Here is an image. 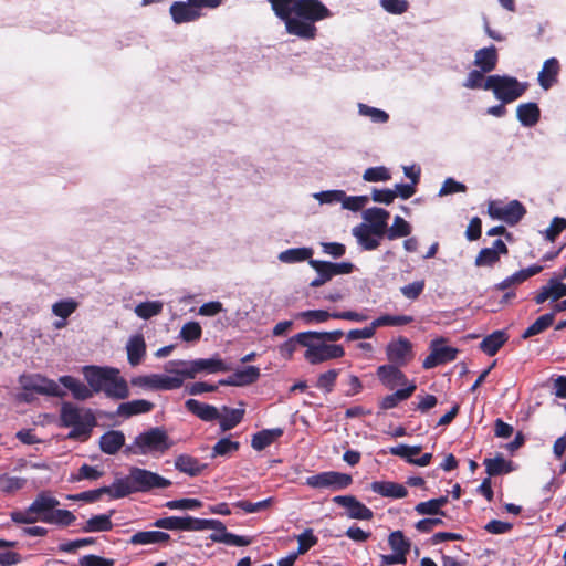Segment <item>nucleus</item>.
<instances>
[{
	"label": "nucleus",
	"instance_id": "obj_11",
	"mask_svg": "<svg viewBox=\"0 0 566 566\" xmlns=\"http://www.w3.org/2000/svg\"><path fill=\"white\" fill-rule=\"evenodd\" d=\"M353 483L352 475L347 473L326 471L306 478L305 484L314 489L332 488L343 490Z\"/></svg>",
	"mask_w": 566,
	"mask_h": 566
},
{
	"label": "nucleus",
	"instance_id": "obj_60",
	"mask_svg": "<svg viewBox=\"0 0 566 566\" xmlns=\"http://www.w3.org/2000/svg\"><path fill=\"white\" fill-rule=\"evenodd\" d=\"M390 178L389 170L384 166L367 168L363 175V179L368 182L387 181Z\"/></svg>",
	"mask_w": 566,
	"mask_h": 566
},
{
	"label": "nucleus",
	"instance_id": "obj_36",
	"mask_svg": "<svg viewBox=\"0 0 566 566\" xmlns=\"http://www.w3.org/2000/svg\"><path fill=\"white\" fill-rule=\"evenodd\" d=\"M127 359L132 366H137L142 363L146 355V343L142 334L132 336L126 346Z\"/></svg>",
	"mask_w": 566,
	"mask_h": 566
},
{
	"label": "nucleus",
	"instance_id": "obj_9",
	"mask_svg": "<svg viewBox=\"0 0 566 566\" xmlns=\"http://www.w3.org/2000/svg\"><path fill=\"white\" fill-rule=\"evenodd\" d=\"M129 474L135 493L166 489L171 485L170 480L146 469L134 467L129 470Z\"/></svg>",
	"mask_w": 566,
	"mask_h": 566
},
{
	"label": "nucleus",
	"instance_id": "obj_44",
	"mask_svg": "<svg viewBox=\"0 0 566 566\" xmlns=\"http://www.w3.org/2000/svg\"><path fill=\"white\" fill-rule=\"evenodd\" d=\"M103 488L107 490L105 494L109 495L112 499H123L135 493L130 481V474L123 479H116L111 486Z\"/></svg>",
	"mask_w": 566,
	"mask_h": 566
},
{
	"label": "nucleus",
	"instance_id": "obj_48",
	"mask_svg": "<svg viewBox=\"0 0 566 566\" xmlns=\"http://www.w3.org/2000/svg\"><path fill=\"white\" fill-rule=\"evenodd\" d=\"M163 303L159 301L142 302L135 307V313L143 319H149L163 312Z\"/></svg>",
	"mask_w": 566,
	"mask_h": 566
},
{
	"label": "nucleus",
	"instance_id": "obj_39",
	"mask_svg": "<svg viewBox=\"0 0 566 566\" xmlns=\"http://www.w3.org/2000/svg\"><path fill=\"white\" fill-rule=\"evenodd\" d=\"M114 514V510H111L108 514L94 515L88 518L85 525L82 527L83 532H108L113 530V522L111 520Z\"/></svg>",
	"mask_w": 566,
	"mask_h": 566
},
{
	"label": "nucleus",
	"instance_id": "obj_4",
	"mask_svg": "<svg viewBox=\"0 0 566 566\" xmlns=\"http://www.w3.org/2000/svg\"><path fill=\"white\" fill-rule=\"evenodd\" d=\"M174 446L166 430L160 427L150 428L139 433L129 448L135 454L165 453Z\"/></svg>",
	"mask_w": 566,
	"mask_h": 566
},
{
	"label": "nucleus",
	"instance_id": "obj_25",
	"mask_svg": "<svg viewBox=\"0 0 566 566\" xmlns=\"http://www.w3.org/2000/svg\"><path fill=\"white\" fill-rule=\"evenodd\" d=\"M186 409L202 421L211 422L220 418L219 410L212 406L201 402L197 399H188L185 402Z\"/></svg>",
	"mask_w": 566,
	"mask_h": 566
},
{
	"label": "nucleus",
	"instance_id": "obj_34",
	"mask_svg": "<svg viewBox=\"0 0 566 566\" xmlns=\"http://www.w3.org/2000/svg\"><path fill=\"white\" fill-rule=\"evenodd\" d=\"M284 433L282 428L263 429L252 436L251 446L256 451H262Z\"/></svg>",
	"mask_w": 566,
	"mask_h": 566
},
{
	"label": "nucleus",
	"instance_id": "obj_12",
	"mask_svg": "<svg viewBox=\"0 0 566 566\" xmlns=\"http://www.w3.org/2000/svg\"><path fill=\"white\" fill-rule=\"evenodd\" d=\"M386 356L389 364L407 366L413 358V345L403 336L390 340L386 346Z\"/></svg>",
	"mask_w": 566,
	"mask_h": 566
},
{
	"label": "nucleus",
	"instance_id": "obj_50",
	"mask_svg": "<svg viewBox=\"0 0 566 566\" xmlns=\"http://www.w3.org/2000/svg\"><path fill=\"white\" fill-rule=\"evenodd\" d=\"M413 322V317L409 315H381L373 321L374 327L381 326H402Z\"/></svg>",
	"mask_w": 566,
	"mask_h": 566
},
{
	"label": "nucleus",
	"instance_id": "obj_13",
	"mask_svg": "<svg viewBox=\"0 0 566 566\" xmlns=\"http://www.w3.org/2000/svg\"><path fill=\"white\" fill-rule=\"evenodd\" d=\"M444 342L443 338H438L430 343V354L422 363L424 369H432L439 365L448 364L457 359L458 349L446 346Z\"/></svg>",
	"mask_w": 566,
	"mask_h": 566
},
{
	"label": "nucleus",
	"instance_id": "obj_16",
	"mask_svg": "<svg viewBox=\"0 0 566 566\" xmlns=\"http://www.w3.org/2000/svg\"><path fill=\"white\" fill-rule=\"evenodd\" d=\"M333 502L347 510V516L353 520L369 521L374 517L373 511L354 495H337Z\"/></svg>",
	"mask_w": 566,
	"mask_h": 566
},
{
	"label": "nucleus",
	"instance_id": "obj_32",
	"mask_svg": "<svg viewBox=\"0 0 566 566\" xmlns=\"http://www.w3.org/2000/svg\"><path fill=\"white\" fill-rule=\"evenodd\" d=\"M125 443V436L122 431L111 430L99 438V448L106 454H115Z\"/></svg>",
	"mask_w": 566,
	"mask_h": 566
},
{
	"label": "nucleus",
	"instance_id": "obj_49",
	"mask_svg": "<svg viewBox=\"0 0 566 566\" xmlns=\"http://www.w3.org/2000/svg\"><path fill=\"white\" fill-rule=\"evenodd\" d=\"M411 233V226L400 216H396L392 226L387 230L386 237L389 240L408 237Z\"/></svg>",
	"mask_w": 566,
	"mask_h": 566
},
{
	"label": "nucleus",
	"instance_id": "obj_47",
	"mask_svg": "<svg viewBox=\"0 0 566 566\" xmlns=\"http://www.w3.org/2000/svg\"><path fill=\"white\" fill-rule=\"evenodd\" d=\"M554 312L546 313L539 316L533 324H531L522 334L523 339H527L538 335L551 327L554 323Z\"/></svg>",
	"mask_w": 566,
	"mask_h": 566
},
{
	"label": "nucleus",
	"instance_id": "obj_41",
	"mask_svg": "<svg viewBox=\"0 0 566 566\" xmlns=\"http://www.w3.org/2000/svg\"><path fill=\"white\" fill-rule=\"evenodd\" d=\"M353 234L356 237L359 245L367 251L376 250L380 245V238L374 232L368 231L367 224L361 223L354 228Z\"/></svg>",
	"mask_w": 566,
	"mask_h": 566
},
{
	"label": "nucleus",
	"instance_id": "obj_59",
	"mask_svg": "<svg viewBox=\"0 0 566 566\" xmlns=\"http://www.w3.org/2000/svg\"><path fill=\"white\" fill-rule=\"evenodd\" d=\"M542 271H543L542 265L533 264L526 269H522V270L513 273L512 275L507 276V279H509L510 283L514 286V285L522 284L523 282H525L530 277L541 273Z\"/></svg>",
	"mask_w": 566,
	"mask_h": 566
},
{
	"label": "nucleus",
	"instance_id": "obj_27",
	"mask_svg": "<svg viewBox=\"0 0 566 566\" xmlns=\"http://www.w3.org/2000/svg\"><path fill=\"white\" fill-rule=\"evenodd\" d=\"M497 61L499 55L494 45L480 49L474 55V65L485 73H490L495 70Z\"/></svg>",
	"mask_w": 566,
	"mask_h": 566
},
{
	"label": "nucleus",
	"instance_id": "obj_52",
	"mask_svg": "<svg viewBox=\"0 0 566 566\" xmlns=\"http://www.w3.org/2000/svg\"><path fill=\"white\" fill-rule=\"evenodd\" d=\"M295 318L302 319L306 324L324 323L333 318V313L325 310H308L297 313Z\"/></svg>",
	"mask_w": 566,
	"mask_h": 566
},
{
	"label": "nucleus",
	"instance_id": "obj_56",
	"mask_svg": "<svg viewBox=\"0 0 566 566\" xmlns=\"http://www.w3.org/2000/svg\"><path fill=\"white\" fill-rule=\"evenodd\" d=\"M298 547L295 554L304 555L318 542V537L314 535L312 528H306L303 533L296 536Z\"/></svg>",
	"mask_w": 566,
	"mask_h": 566
},
{
	"label": "nucleus",
	"instance_id": "obj_21",
	"mask_svg": "<svg viewBox=\"0 0 566 566\" xmlns=\"http://www.w3.org/2000/svg\"><path fill=\"white\" fill-rule=\"evenodd\" d=\"M260 377V369L255 366H247L243 369H239L230 375L226 379L218 381L219 386H237L243 387L254 384Z\"/></svg>",
	"mask_w": 566,
	"mask_h": 566
},
{
	"label": "nucleus",
	"instance_id": "obj_15",
	"mask_svg": "<svg viewBox=\"0 0 566 566\" xmlns=\"http://www.w3.org/2000/svg\"><path fill=\"white\" fill-rule=\"evenodd\" d=\"M21 382L23 389L27 391H34L40 395H48L52 397H62L64 395L54 380L48 379L41 375L24 377Z\"/></svg>",
	"mask_w": 566,
	"mask_h": 566
},
{
	"label": "nucleus",
	"instance_id": "obj_43",
	"mask_svg": "<svg viewBox=\"0 0 566 566\" xmlns=\"http://www.w3.org/2000/svg\"><path fill=\"white\" fill-rule=\"evenodd\" d=\"M483 464L489 476H496L513 471L512 462L506 461L502 455L485 458Z\"/></svg>",
	"mask_w": 566,
	"mask_h": 566
},
{
	"label": "nucleus",
	"instance_id": "obj_3",
	"mask_svg": "<svg viewBox=\"0 0 566 566\" xmlns=\"http://www.w3.org/2000/svg\"><path fill=\"white\" fill-rule=\"evenodd\" d=\"M214 530L216 533L209 535L214 543H223L232 546H248L252 543L249 536L237 535L227 531L223 522L220 520H205L187 515L186 531Z\"/></svg>",
	"mask_w": 566,
	"mask_h": 566
},
{
	"label": "nucleus",
	"instance_id": "obj_10",
	"mask_svg": "<svg viewBox=\"0 0 566 566\" xmlns=\"http://www.w3.org/2000/svg\"><path fill=\"white\" fill-rule=\"evenodd\" d=\"M168 368L170 374L179 375L188 379H193L197 374L202 371L213 374L219 371H228L230 369L222 359L216 357L191 360L189 361V366L184 369H171L169 366Z\"/></svg>",
	"mask_w": 566,
	"mask_h": 566
},
{
	"label": "nucleus",
	"instance_id": "obj_30",
	"mask_svg": "<svg viewBox=\"0 0 566 566\" xmlns=\"http://www.w3.org/2000/svg\"><path fill=\"white\" fill-rule=\"evenodd\" d=\"M516 117L523 126L533 127L539 122L541 109L536 103H523L516 108Z\"/></svg>",
	"mask_w": 566,
	"mask_h": 566
},
{
	"label": "nucleus",
	"instance_id": "obj_51",
	"mask_svg": "<svg viewBox=\"0 0 566 566\" xmlns=\"http://www.w3.org/2000/svg\"><path fill=\"white\" fill-rule=\"evenodd\" d=\"M239 449V441H232L229 438H222L212 447L211 457H228L237 452Z\"/></svg>",
	"mask_w": 566,
	"mask_h": 566
},
{
	"label": "nucleus",
	"instance_id": "obj_20",
	"mask_svg": "<svg viewBox=\"0 0 566 566\" xmlns=\"http://www.w3.org/2000/svg\"><path fill=\"white\" fill-rule=\"evenodd\" d=\"M108 378L111 380H106V385H104L102 392H104L107 398L112 399L123 400L128 398V384L126 379L120 376L117 368H114V374H109Z\"/></svg>",
	"mask_w": 566,
	"mask_h": 566
},
{
	"label": "nucleus",
	"instance_id": "obj_54",
	"mask_svg": "<svg viewBox=\"0 0 566 566\" xmlns=\"http://www.w3.org/2000/svg\"><path fill=\"white\" fill-rule=\"evenodd\" d=\"M187 516H168L158 518L154 522V526L169 531H186Z\"/></svg>",
	"mask_w": 566,
	"mask_h": 566
},
{
	"label": "nucleus",
	"instance_id": "obj_19",
	"mask_svg": "<svg viewBox=\"0 0 566 566\" xmlns=\"http://www.w3.org/2000/svg\"><path fill=\"white\" fill-rule=\"evenodd\" d=\"M389 217V212L382 208L374 207L364 211V219L369 222L368 231L378 238L386 235Z\"/></svg>",
	"mask_w": 566,
	"mask_h": 566
},
{
	"label": "nucleus",
	"instance_id": "obj_55",
	"mask_svg": "<svg viewBox=\"0 0 566 566\" xmlns=\"http://www.w3.org/2000/svg\"><path fill=\"white\" fill-rule=\"evenodd\" d=\"M338 375V369H329L321 374L317 378L316 387L326 394H331L334 390Z\"/></svg>",
	"mask_w": 566,
	"mask_h": 566
},
{
	"label": "nucleus",
	"instance_id": "obj_28",
	"mask_svg": "<svg viewBox=\"0 0 566 566\" xmlns=\"http://www.w3.org/2000/svg\"><path fill=\"white\" fill-rule=\"evenodd\" d=\"M59 381L72 392V396L76 400H87L92 398L94 395L88 384L85 385L84 382L80 381L77 378L73 376H61L59 378Z\"/></svg>",
	"mask_w": 566,
	"mask_h": 566
},
{
	"label": "nucleus",
	"instance_id": "obj_26",
	"mask_svg": "<svg viewBox=\"0 0 566 566\" xmlns=\"http://www.w3.org/2000/svg\"><path fill=\"white\" fill-rule=\"evenodd\" d=\"M370 490L385 497L402 499L408 495V490L402 484L391 481H374Z\"/></svg>",
	"mask_w": 566,
	"mask_h": 566
},
{
	"label": "nucleus",
	"instance_id": "obj_57",
	"mask_svg": "<svg viewBox=\"0 0 566 566\" xmlns=\"http://www.w3.org/2000/svg\"><path fill=\"white\" fill-rule=\"evenodd\" d=\"M77 306L78 304L76 301L67 298L54 303L52 306V312L55 316L61 317L62 319H66L76 311Z\"/></svg>",
	"mask_w": 566,
	"mask_h": 566
},
{
	"label": "nucleus",
	"instance_id": "obj_24",
	"mask_svg": "<svg viewBox=\"0 0 566 566\" xmlns=\"http://www.w3.org/2000/svg\"><path fill=\"white\" fill-rule=\"evenodd\" d=\"M417 385L415 381H411V384H408L407 387L397 389L395 392L385 396L382 399L379 400L378 407L379 412L387 411L389 409L396 408L400 402L409 399L416 391Z\"/></svg>",
	"mask_w": 566,
	"mask_h": 566
},
{
	"label": "nucleus",
	"instance_id": "obj_62",
	"mask_svg": "<svg viewBox=\"0 0 566 566\" xmlns=\"http://www.w3.org/2000/svg\"><path fill=\"white\" fill-rule=\"evenodd\" d=\"M202 335V328L198 322H188L180 329V338L185 342H197Z\"/></svg>",
	"mask_w": 566,
	"mask_h": 566
},
{
	"label": "nucleus",
	"instance_id": "obj_2",
	"mask_svg": "<svg viewBox=\"0 0 566 566\" xmlns=\"http://www.w3.org/2000/svg\"><path fill=\"white\" fill-rule=\"evenodd\" d=\"M61 426L71 428L67 434L69 439L86 440L96 426V417L92 409L80 408L72 402H63L60 410Z\"/></svg>",
	"mask_w": 566,
	"mask_h": 566
},
{
	"label": "nucleus",
	"instance_id": "obj_35",
	"mask_svg": "<svg viewBox=\"0 0 566 566\" xmlns=\"http://www.w3.org/2000/svg\"><path fill=\"white\" fill-rule=\"evenodd\" d=\"M298 0H268L271 4V9L273 10L276 18L285 24V31L289 33V21L293 20L295 14V3Z\"/></svg>",
	"mask_w": 566,
	"mask_h": 566
},
{
	"label": "nucleus",
	"instance_id": "obj_7",
	"mask_svg": "<svg viewBox=\"0 0 566 566\" xmlns=\"http://www.w3.org/2000/svg\"><path fill=\"white\" fill-rule=\"evenodd\" d=\"M327 338H311L308 340L307 349L304 353V358L311 365H318L332 359H338L345 356V350L342 345L327 344L334 343Z\"/></svg>",
	"mask_w": 566,
	"mask_h": 566
},
{
	"label": "nucleus",
	"instance_id": "obj_40",
	"mask_svg": "<svg viewBox=\"0 0 566 566\" xmlns=\"http://www.w3.org/2000/svg\"><path fill=\"white\" fill-rule=\"evenodd\" d=\"M525 214V207L518 200H512L504 206L500 220L504 221L509 226H515Z\"/></svg>",
	"mask_w": 566,
	"mask_h": 566
},
{
	"label": "nucleus",
	"instance_id": "obj_33",
	"mask_svg": "<svg viewBox=\"0 0 566 566\" xmlns=\"http://www.w3.org/2000/svg\"><path fill=\"white\" fill-rule=\"evenodd\" d=\"M206 463H201L197 458L189 454H180L175 460V468L190 476H197L207 468Z\"/></svg>",
	"mask_w": 566,
	"mask_h": 566
},
{
	"label": "nucleus",
	"instance_id": "obj_14",
	"mask_svg": "<svg viewBox=\"0 0 566 566\" xmlns=\"http://www.w3.org/2000/svg\"><path fill=\"white\" fill-rule=\"evenodd\" d=\"M402 366L394 364H385L376 369L378 380L389 390H394L397 386L407 387L412 380H409L401 370Z\"/></svg>",
	"mask_w": 566,
	"mask_h": 566
},
{
	"label": "nucleus",
	"instance_id": "obj_61",
	"mask_svg": "<svg viewBox=\"0 0 566 566\" xmlns=\"http://www.w3.org/2000/svg\"><path fill=\"white\" fill-rule=\"evenodd\" d=\"M308 264L317 272L318 276L316 279H314L311 283H310V286L312 287H319L322 285H324L326 282H328L332 277L331 275H325L324 273H326L327 268H326V263L325 261H319V260H310Z\"/></svg>",
	"mask_w": 566,
	"mask_h": 566
},
{
	"label": "nucleus",
	"instance_id": "obj_17",
	"mask_svg": "<svg viewBox=\"0 0 566 566\" xmlns=\"http://www.w3.org/2000/svg\"><path fill=\"white\" fill-rule=\"evenodd\" d=\"M502 254H509V248L503 240L496 239L491 248H483L480 250L475 256L474 265L478 268H492L500 261Z\"/></svg>",
	"mask_w": 566,
	"mask_h": 566
},
{
	"label": "nucleus",
	"instance_id": "obj_58",
	"mask_svg": "<svg viewBox=\"0 0 566 566\" xmlns=\"http://www.w3.org/2000/svg\"><path fill=\"white\" fill-rule=\"evenodd\" d=\"M358 113L361 116L369 117L374 123L384 124L389 119V115L385 111L368 106L364 103L358 104Z\"/></svg>",
	"mask_w": 566,
	"mask_h": 566
},
{
	"label": "nucleus",
	"instance_id": "obj_29",
	"mask_svg": "<svg viewBox=\"0 0 566 566\" xmlns=\"http://www.w3.org/2000/svg\"><path fill=\"white\" fill-rule=\"evenodd\" d=\"M155 408V405L145 399H137L123 402L118 406L116 413L124 418H130L136 415L148 413Z\"/></svg>",
	"mask_w": 566,
	"mask_h": 566
},
{
	"label": "nucleus",
	"instance_id": "obj_22",
	"mask_svg": "<svg viewBox=\"0 0 566 566\" xmlns=\"http://www.w3.org/2000/svg\"><path fill=\"white\" fill-rule=\"evenodd\" d=\"M169 13L176 24L192 22L201 17V12H197L188 0L175 1L169 8Z\"/></svg>",
	"mask_w": 566,
	"mask_h": 566
},
{
	"label": "nucleus",
	"instance_id": "obj_37",
	"mask_svg": "<svg viewBox=\"0 0 566 566\" xmlns=\"http://www.w3.org/2000/svg\"><path fill=\"white\" fill-rule=\"evenodd\" d=\"M75 520L76 517L71 511L56 507L46 511V514L44 516H41V522L48 524H55L62 527H67L72 525L75 522Z\"/></svg>",
	"mask_w": 566,
	"mask_h": 566
},
{
	"label": "nucleus",
	"instance_id": "obj_31",
	"mask_svg": "<svg viewBox=\"0 0 566 566\" xmlns=\"http://www.w3.org/2000/svg\"><path fill=\"white\" fill-rule=\"evenodd\" d=\"M507 340L509 335L505 331H494L482 339L480 349L488 356H494Z\"/></svg>",
	"mask_w": 566,
	"mask_h": 566
},
{
	"label": "nucleus",
	"instance_id": "obj_6",
	"mask_svg": "<svg viewBox=\"0 0 566 566\" xmlns=\"http://www.w3.org/2000/svg\"><path fill=\"white\" fill-rule=\"evenodd\" d=\"M60 505L56 497L50 495L48 492H40L34 501L29 505L25 511H12L10 513L11 521L17 524H33L41 521V516L46 514V511L55 509Z\"/></svg>",
	"mask_w": 566,
	"mask_h": 566
},
{
	"label": "nucleus",
	"instance_id": "obj_8",
	"mask_svg": "<svg viewBox=\"0 0 566 566\" xmlns=\"http://www.w3.org/2000/svg\"><path fill=\"white\" fill-rule=\"evenodd\" d=\"M343 336L344 332L342 329H335L331 332H301L285 340L279 347V352L283 358L291 359L293 357L294 352L296 350L297 345L303 346L307 349L308 340H311V338H327L331 340H339Z\"/></svg>",
	"mask_w": 566,
	"mask_h": 566
},
{
	"label": "nucleus",
	"instance_id": "obj_1",
	"mask_svg": "<svg viewBox=\"0 0 566 566\" xmlns=\"http://www.w3.org/2000/svg\"><path fill=\"white\" fill-rule=\"evenodd\" d=\"M294 9L293 20L289 21V34L306 41L317 36L316 22L333 15L321 0H298Z\"/></svg>",
	"mask_w": 566,
	"mask_h": 566
},
{
	"label": "nucleus",
	"instance_id": "obj_42",
	"mask_svg": "<svg viewBox=\"0 0 566 566\" xmlns=\"http://www.w3.org/2000/svg\"><path fill=\"white\" fill-rule=\"evenodd\" d=\"M388 545L391 548L392 553L402 556V558H407V555L411 548V542L407 538L402 531H394L388 536Z\"/></svg>",
	"mask_w": 566,
	"mask_h": 566
},
{
	"label": "nucleus",
	"instance_id": "obj_64",
	"mask_svg": "<svg viewBox=\"0 0 566 566\" xmlns=\"http://www.w3.org/2000/svg\"><path fill=\"white\" fill-rule=\"evenodd\" d=\"M80 566H114L115 560L98 555L90 554L82 556L78 560Z\"/></svg>",
	"mask_w": 566,
	"mask_h": 566
},
{
	"label": "nucleus",
	"instance_id": "obj_38",
	"mask_svg": "<svg viewBox=\"0 0 566 566\" xmlns=\"http://www.w3.org/2000/svg\"><path fill=\"white\" fill-rule=\"evenodd\" d=\"M170 539V535L168 533L161 531H142L135 533L129 543L133 545H148L156 543H167Z\"/></svg>",
	"mask_w": 566,
	"mask_h": 566
},
{
	"label": "nucleus",
	"instance_id": "obj_45",
	"mask_svg": "<svg viewBox=\"0 0 566 566\" xmlns=\"http://www.w3.org/2000/svg\"><path fill=\"white\" fill-rule=\"evenodd\" d=\"M222 410L224 412V416H220V418L218 420H219L220 429L223 432L229 431V430L233 429L234 427H237L242 421V419L244 417V409H232V408L224 406L222 408Z\"/></svg>",
	"mask_w": 566,
	"mask_h": 566
},
{
	"label": "nucleus",
	"instance_id": "obj_63",
	"mask_svg": "<svg viewBox=\"0 0 566 566\" xmlns=\"http://www.w3.org/2000/svg\"><path fill=\"white\" fill-rule=\"evenodd\" d=\"M565 229L566 219L562 217H554L549 227L544 231V238L549 242H554Z\"/></svg>",
	"mask_w": 566,
	"mask_h": 566
},
{
	"label": "nucleus",
	"instance_id": "obj_18",
	"mask_svg": "<svg viewBox=\"0 0 566 566\" xmlns=\"http://www.w3.org/2000/svg\"><path fill=\"white\" fill-rule=\"evenodd\" d=\"M82 371L93 394H98L104 389L106 380H111L108 375L114 374V367L88 365L84 366Z\"/></svg>",
	"mask_w": 566,
	"mask_h": 566
},
{
	"label": "nucleus",
	"instance_id": "obj_5",
	"mask_svg": "<svg viewBox=\"0 0 566 566\" xmlns=\"http://www.w3.org/2000/svg\"><path fill=\"white\" fill-rule=\"evenodd\" d=\"M483 88L491 90L497 99L503 104H509L525 93L527 84L507 75H490L485 78Z\"/></svg>",
	"mask_w": 566,
	"mask_h": 566
},
{
	"label": "nucleus",
	"instance_id": "obj_23",
	"mask_svg": "<svg viewBox=\"0 0 566 566\" xmlns=\"http://www.w3.org/2000/svg\"><path fill=\"white\" fill-rule=\"evenodd\" d=\"M560 73V63L556 57L547 59L538 73L539 86L547 91L558 82V75Z\"/></svg>",
	"mask_w": 566,
	"mask_h": 566
},
{
	"label": "nucleus",
	"instance_id": "obj_46",
	"mask_svg": "<svg viewBox=\"0 0 566 566\" xmlns=\"http://www.w3.org/2000/svg\"><path fill=\"white\" fill-rule=\"evenodd\" d=\"M313 249L311 248H292L279 254V260L284 263H296L306 260H313Z\"/></svg>",
	"mask_w": 566,
	"mask_h": 566
},
{
	"label": "nucleus",
	"instance_id": "obj_53",
	"mask_svg": "<svg viewBox=\"0 0 566 566\" xmlns=\"http://www.w3.org/2000/svg\"><path fill=\"white\" fill-rule=\"evenodd\" d=\"M25 484L27 480L24 478L11 476L9 474L0 475V491L6 494H12L23 489Z\"/></svg>",
	"mask_w": 566,
	"mask_h": 566
}]
</instances>
